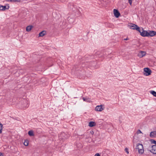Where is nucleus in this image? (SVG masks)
Returning <instances> with one entry per match:
<instances>
[{
	"label": "nucleus",
	"mask_w": 156,
	"mask_h": 156,
	"mask_svg": "<svg viewBox=\"0 0 156 156\" xmlns=\"http://www.w3.org/2000/svg\"><path fill=\"white\" fill-rule=\"evenodd\" d=\"M129 2V4L131 5L132 4V0H128Z\"/></svg>",
	"instance_id": "nucleus-25"
},
{
	"label": "nucleus",
	"mask_w": 156,
	"mask_h": 156,
	"mask_svg": "<svg viewBox=\"0 0 156 156\" xmlns=\"http://www.w3.org/2000/svg\"><path fill=\"white\" fill-rule=\"evenodd\" d=\"M21 101L23 103V104L22 105V107L27 108L28 107V103L27 100L23 99L21 100Z\"/></svg>",
	"instance_id": "nucleus-5"
},
{
	"label": "nucleus",
	"mask_w": 156,
	"mask_h": 156,
	"mask_svg": "<svg viewBox=\"0 0 156 156\" xmlns=\"http://www.w3.org/2000/svg\"><path fill=\"white\" fill-rule=\"evenodd\" d=\"M96 125V123L93 121H91L89 123V126L90 127H93L95 126Z\"/></svg>",
	"instance_id": "nucleus-11"
},
{
	"label": "nucleus",
	"mask_w": 156,
	"mask_h": 156,
	"mask_svg": "<svg viewBox=\"0 0 156 156\" xmlns=\"http://www.w3.org/2000/svg\"><path fill=\"white\" fill-rule=\"evenodd\" d=\"M2 126H3L2 124L0 122V133H1L2 132Z\"/></svg>",
	"instance_id": "nucleus-19"
},
{
	"label": "nucleus",
	"mask_w": 156,
	"mask_h": 156,
	"mask_svg": "<svg viewBox=\"0 0 156 156\" xmlns=\"http://www.w3.org/2000/svg\"><path fill=\"white\" fill-rule=\"evenodd\" d=\"M104 109L102 108V105H98L95 108V110L98 111H102Z\"/></svg>",
	"instance_id": "nucleus-9"
},
{
	"label": "nucleus",
	"mask_w": 156,
	"mask_h": 156,
	"mask_svg": "<svg viewBox=\"0 0 156 156\" xmlns=\"http://www.w3.org/2000/svg\"><path fill=\"white\" fill-rule=\"evenodd\" d=\"M156 35V32L154 31H150L148 32L147 37H153Z\"/></svg>",
	"instance_id": "nucleus-7"
},
{
	"label": "nucleus",
	"mask_w": 156,
	"mask_h": 156,
	"mask_svg": "<svg viewBox=\"0 0 156 156\" xmlns=\"http://www.w3.org/2000/svg\"><path fill=\"white\" fill-rule=\"evenodd\" d=\"M10 2H19L21 0H10Z\"/></svg>",
	"instance_id": "nucleus-20"
},
{
	"label": "nucleus",
	"mask_w": 156,
	"mask_h": 156,
	"mask_svg": "<svg viewBox=\"0 0 156 156\" xmlns=\"http://www.w3.org/2000/svg\"><path fill=\"white\" fill-rule=\"evenodd\" d=\"M151 73V70L148 68H145L144 69V74L146 76L150 75Z\"/></svg>",
	"instance_id": "nucleus-4"
},
{
	"label": "nucleus",
	"mask_w": 156,
	"mask_h": 156,
	"mask_svg": "<svg viewBox=\"0 0 156 156\" xmlns=\"http://www.w3.org/2000/svg\"><path fill=\"white\" fill-rule=\"evenodd\" d=\"M150 93L154 96L156 97V92L154 90H151L150 91Z\"/></svg>",
	"instance_id": "nucleus-16"
},
{
	"label": "nucleus",
	"mask_w": 156,
	"mask_h": 156,
	"mask_svg": "<svg viewBox=\"0 0 156 156\" xmlns=\"http://www.w3.org/2000/svg\"><path fill=\"white\" fill-rule=\"evenodd\" d=\"M150 141L151 142V144H155V145H156V141L154 140L151 139Z\"/></svg>",
	"instance_id": "nucleus-17"
},
{
	"label": "nucleus",
	"mask_w": 156,
	"mask_h": 156,
	"mask_svg": "<svg viewBox=\"0 0 156 156\" xmlns=\"http://www.w3.org/2000/svg\"><path fill=\"white\" fill-rule=\"evenodd\" d=\"M6 1H8V2H10V0H5Z\"/></svg>",
	"instance_id": "nucleus-32"
},
{
	"label": "nucleus",
	"mask_w": 156,
	"mask_h": 156,
	"mask_svg": "<svg viewBox=\"0 0 156 156\" xmlns=\"http://www.w3.org/2000/svg\"><path fill=\"white\" fill-rule=\"evenodd\" d=\"M83 99L84 101H85L87 102H90V101L89 99L85 98L84 97H83Z\"/></svg>",
	"instance_id": "nucleus-18"
},
{
	"label": "nucleus",
	"mask_w": 156,
	"mask_h": 156,
	"mask_svg": "<svg viewBox=\"0 0 156 156\" xmlns=\"http://www.w3.org/2000/svg\"><path fill=\"white\" fill-rule=\"evenodd\" d=\"M0 156H3V154L1 153H0Z\"/></svg>",
	"instance_id": "nucleus-30"
},
{
	"label": "nucleus",
	"mask_w": 156,
	"mask_h": 156,
	"mask_svg": "<svg viewBox=\"0 0 156 156\" xmlns=\"http://www.w3.org/2000/svg\"><path fill=\"white\" fill-rule=\"evenodd\" d=\"M29 140L27 139L25 140L24 142V145L25 146H27L29 144Z\"/></svg>",
	"instance_id": "nucleus-15"
},
{
	"label": "nucleus",
	"mask_w": 156,
	"mask_h": 156,
	"mask_svg": "<svg viewBox=\"0 0 156 156\" xmlns=\"http://www.w3.org/2000/svg\"><path fill=\"white\" fill-rule=\"evenodd\" d=\"M141 54L142 56L141 57H143V56H144L145 55V52L143 51H141Z\"/></svg>",
	"instance_id": "nucleus-22"
},
{
	"label": "nucleus",
	"mask_w": 156,
	"mask_h": 156,
	"mask_svg": "<svg viewBox=\"0 0 156 156\" xmlns=\"http://www.w3.org/2000/svg\"><path fill=\"white\" fill-rule=\"evenodd\" d=\"M114 14L116 18H118L120 15L118 10L115 9H114Z\"/></svg>",
	"instance_id": "nucleus-8"
},
{
	"label": "nucleus",
	"mask_w": 156,
	"mask_h": 156,
	"mask_svg": "<svg viewBox=\"0 0 156 156\" xmlns=\"http://www.w3.org/2000/svg\"><path fill=\"white\" fill-rule=\"evenodd\" d=\"M125 151L127 153V154H129V152L128 151V149L127 148H125Z\"/></svg>",
	"instance_id": "nucleus-24"
},
{
	"label": "nucleus",
	"mask_w": 156,
	"mask_h": 156,
	"mask_svg": "<svg viewBox=\"0 0 156 156\" xmlns=\"http://www.w3.org/2000/svg\"><path fill=\"white\" fill-rule=\"evenodd\" d=\"M90 133L91 134L93 135L94 134V132L92 131H90Z\"/></svg>",
	"instance_id": "nucleus-29"
},
{
	"label": "nucleus",
	"mask_w": 156,
	"mask_h": 156,
	"mask_svg": "<svg viewBox=\"0 0 156 156\" xmlns=\"http://www.w3.org/2000/svg\"><path fill=\"white\" fill-rule=\"evenodd\" d=\"M150 136L151 138L156 137V131L151 132L150 133Z\"/></svg>",
	"instance_id": "nucleus-10"
},
{
	"label": "nucleus",
	"mask_w": 156,
	"mask_h": 156,
	"mask_svg": "<svg viewBox=\"0 0 156 156\" xmlns=\"http://www.w3.org/2000/svg\"><path fill=\"white\" fill-rule=\"evenodd\" d=\"M151 150H149L154 154H156V145H153L151 146Z\"/></svg>",
	"instance_id": "nucleus-6"
},
{
	"label": "nucleus",
	"mask_w": 156,
	"mask_h": 156,
	"mask_svg": "<svg viewBox=\"0 0 156 156\" xmlns=\"http://www.w3.org/2000/svg\"><path fill=\"white\" fill-rule=\"evenodd\" d=\"M119 122H120V123H121V122H121V121H120V120H119Z\"/></svg>",
	"instance_id": "nucleus-33"
},
{
	"label": "nucleus",
	"mask_w": 156,
	"mask_h": 156,
	"mask_svg": "<svg viewBox=\"0 0 156 156\" xmlns=\"http://www.w3.org/2000/svg\"><path fill=\"white\" fill-rule=\"evenodd\" d=\"M62 136H64L65 135L66 136V137H65V138H67V136H66V135H65V134L64 133H62Z\"/></svg>",
	"instance_id": "nucleus-27"
},
{
	"label": "nucleus",
	"mask_w": 156,
	"mask_h": 156,
	"mask_svg": "<svg viewBox=\"0 0 156 156\" xmlns=\"http://www.w3.org/2000/svg\"><path fill=\"white\" fill-rule=\"evenodd\" d=\"M94 156H101L99 153H97L95 154Z\"/></svg>",
	"instance_id": "nucleus-28"
},
{
	"label": "nucleus",
	"mask_w": 156,
	"mask_h": 156,
	"mask_svg": "<svg viewBox=\"0 0 156 156\" xmlns=\"http://www.w3.org/2000/svg\"><path fill=\"white\" fill-rule=\"evenodd\" d=\"M129 39L128 38H125V39H124V40H128Z\"/></svg>",
	"instance_id": "nucleus-31"
},
{
	"label": "nucleus",
	"mask_w": 156,
	"mask_h": 156,
	"mask_svg": "<svg viewBox=\"0 0 156 156\" xmlns=\"http://www.w3.org/2000/svg\"><path fill=\"white\" fill-rule=\"evenodd\" d=\"M28 134L30 136H34V132L32 130H30L28 132Z\"/></svg>",
	"instance_id": "nucleus-12"
},
{
	"label": "nucleus",
	"mask_w": 156,
	"mask_h": 156,
	"mask_svg": "<svg viewBox=\"0 0 156 156\" xmlns=\"http://www.w3.org/2000/svg\"><path fill=\"white\" fill-rule=\"evenodd\" d=\"M3 5H0V10H3Z\"/></svg>",
	"instance_id": "nucleus-26"
},
{
	"label": "nucleus",
	"mask_w": 156,
	"mask_h": 156,
	"mask_svg": "<svg viewBox=\"0 0 156 156\" xmlns=\"http://www.w3.org/2000/svg\"><path fill=\"white\" fill-rule=\"evenodd\" d=\"M140 35L143 37H147L148 34V32L146 30H144L143 28H140Z\"/></svg>",
	"instance_id": "nucleus-3"
},
{
	"label": "nucleus",
	"mask_w": 156,
	"mask_h": 156,
	"mask_svg": "<svg viewBox=\"0 0 156 156\" xmlns=\"http://www.w3.org/2000/svg\"><path fill=\"white\" fill-rule=\"evenodd\" d=\"M46 31H43L41 32L39 34V36L42 37L45 35Z\"/></svg>",
	"instance_id": "nucleus-14"
},
{
	"label": "nucleus",
	"mask_w": 156,
	"mask_h": 156,
	"mask_svg": "<svg viewBox=\"0 0 156 156\" xmlns=\"http://www.w3.org/2000/svg\"><path fill=\"white\" fill-rule=\"evenodd\" d=\"M33 27V26H28L26 28V31L28 32L30 31Z\"/></svg>",
	"instance_id": "nucleus-13"
},
{
	"label": "nucleus",
	"mask_w": 156,
	"mask_h": 156,
	"mask_svg": "<svg viewBox=\"0 0 156 156\" xmlns=\"http://www.w3.org/2000/svg\"><path fill=\"white\" fill-rule=\"evenodd\" d=\"M3 8H2L3 10H5L6 9H8L9 8V6L8 7V8H6V6L5 5L3 6Z\"/></svg>",
	"instance_id": "nucleus-21"
},
{
	"label": "nucleus",
	"mask_w": 156,
	"mask_h": 156,
	"mask_svg": "<svg viewBox=\"0 0 156 156\" xmlns=\"http://www.w3.org/2000/svg\"><path fill=\"white\" fill-rule=\"evenodd\" d=\"M129 26L130 29L133 30H136L139 32H140V28L137 25L133 24L131 23Z\"/></svg>",
	"instance_id": "nucleus-2"
},
{
	"label": "nucleus",
	"mask_w": 156,
	"mask_h": 156,
	"mask_svg": "<svg viewBox=\"0 0 156 156\" xmlns=\"http://www.w3.org/2000/svg\"><path fill=\"white\" fill-rule=\"evenodd\" d=\"M137 133L138 134L139 133H142V132L140 130L138 129L137 131Z\"/></svg>",
	"instance_id": "nucleus-23"
},
{
	"label": "nucleus",
	"mask_w": 156,
	"mask_h": 156,
	"mask_svg": "<svg viewBox=\"0 0 156 156\" xmlns=\"http://www.w3.org/2000/svg\"><path fill=\"white\" fill-rule=\"evenodd\" d=\"M136 149H138V152L140 154H142L144 152L143 145L142 144H137L136 147Z\"/></svg>",
	"instance_id": "nucleus-1"
}]
</instances>
